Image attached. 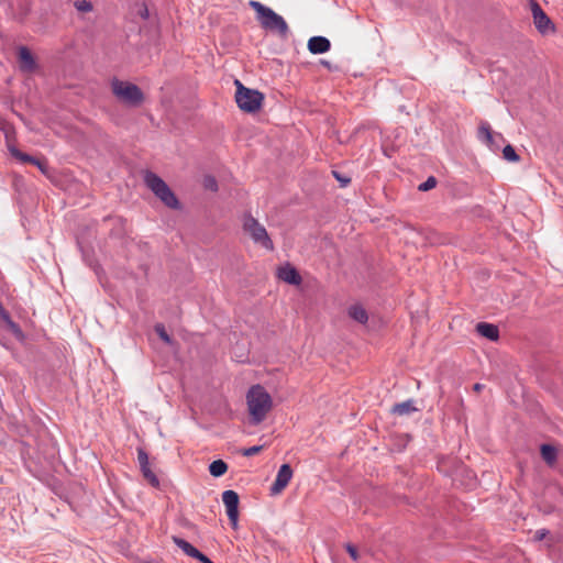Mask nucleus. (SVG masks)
<instances>
[{"mask_svg":"<svg viewBox=\"0 0 563 563\" xmlns=\"http://www.w3.org/2000/svg\"><path fill=\"white\" fill-rule=\"evenodd\" d=\"M246 406L253 424L264 421L273 408V399L261 385H253L246 394Z\"/></svg>","mask_w":563,"mask_h":563,"instance_id":"nucleus-1","label":"nucleus"},{"mask_svg":"<svg viewBox=\"0 0 563 563\" xmlns=\"http://www.w3.org/2000/svg\"><path fill=\"white\" fill-rule=\"evenodd\" d=\"M250 7L256 12V19L261 25L269 31H275L282 35L288 32V25L283 16L265 7L258 1H250Z\"/></svg>","mask_w":563,"mask_h":563,"instance_id":"nucleus-2","label":"nucleus"},{"mask_svg":"<svg viewBox=\"0 0 563 563\" xmlns=\"http://www.w3.org/2000/svg\"><path fill=\"white\" fill-rule=\"evenodd\" d=\"M144 183L166 207L175 210L180 208L179 200L175 194L155 173L146 170L144 174Z\"/></svg>","mask_w":563,"mask_h":563,"instance_id":"nucleus-3","label":"nucleus"},{"mask_svg":"<svg viewBox=\"0 0 563 563\" xmlns=\"http://www.w3.org/2000/svg\"><path fill=\"white\" fill-rule=\"evenodd\" d=\"M113 95L123 103L131 107H139L144 101L142 90L134 84L113 79L111 81Z\"/></svg>","mask_w":563,"mask_h":563,"instance_id":"nucleus-4","label":"nucleus"},{"mask_svg":"<svg viewBox=\"0 0 563 563\" xmlns=\"http://www.w3.org/2000/svg\"><path fill=\"white\" fill-rule=\"evenodd\" d=\"M235 101L242 111L253 113L261 109L264 100L263 93L244 87L239 80H235Z\"/></svg>","mask_w":563,"mask_h":563,"instance_id":"nucleus-5","label":"nucleus"},{"mask_svg":"<svg viewBox=\"0 0 563 563\" xmlns=\"http://www.w3.org/2000/svg\"><path fill=\"white\" fill-rule=\"evenodd\" d=\"M243 230L255 244H258L268 251L274 250V243L269 238L266 229L252 216L244 217Z\"/></svg>","mask_w":563,"mask_h":563,"instance_id":"nucleus-6","label":"nucleus"},{"mask_svg":"<svg viewBox=\"0 0 563 563\" xmlns=\"http://www.w3.org/2000/svg\"><path fill=\"white\" fill-rule=\"evenodd\" d=\"M222 501L225 506L228 518L235 529L239 519V495L234 490H225L222 494Z\"/></svg>","mask_w":563,"mask_h":563,"instance_id":"nucleus-7","label":"nucleus"},{"mask_svg":"<svg viewBox=\"0 0 563 563\" xmlns=\"http://www.w3.org/2000/svg\"><path fill=\"white\" fill-rule=\"evenodd\" d=\"M531 11L533 15V23L540 33L547 34L550 31H554L553 23L536 1L531 2Z\"/></svg>","mask_w":563,"mask_h":563,"instance_id":"nucleus-8","label":"nucleus"},{"mask_svg":"<svg viewBox=\"0 0 563 563\" xmlns=\"http://www.w3.org/2000/svg\"><path fill=\"white\" fill-rule=\"evenodd\" d=\"M292 477V470L289 464H283L277 473L275 482L272 485L271 492L274 495L282 493L289 484Z\"/></svg>","mask_w":563,"mask_h":563,"instance_id":"nucleus-9","label":"nucleus"},{"mask_svg":"<svg viewBox=\"0 0 563 563\" xmlns=\"http://www.w3.org/2000/svg\"><path fill=\"white\" fill-rule=\"evenodd\" d=\"M173 541L188 556L194 558L201 563H207L210 560L208 556H206L203 553H201L198 549H196L188 541H186L181 538H178V537H174Z\"/></svg>","mask_w":563,"mask_h":563,"instance_id":"nucleus-10","label":"nucleus"},{"mask_svg":"<svg viewBox=\"0 0 563 563\" xmlns=\"http://www.w3.org/2000/svg\"><path fill=\"white\" fill-rule=\"evenodd\" d=\"M277 277L280 280H283L287 284H290V285H300V283H301V277H300L299 273L290 264H285L280 267H278Z\"/></svg>","mask_w":563,"mask_h":563,"instance_id":"nucleus-11","label":"nucleus"},{"mask_svg":"<svg viewBox=\"0 0 563 563\" xmlns=\"http://www.w3.org/2000/svg\"><path fill=\"white\" fill-rule=\"evenodd\" d=\"M0 321L7 327V329L19 340H24V333L21 330L20 325L15 323L10 313L4 309L2 303L0 302Z\"/></svg>","mask_w":563,"mask_h":563,"instance_id":"nucleus-12","label":"nucleus"},{"mask_svg":"<svg viewBox=\"0 0 563 563\" xmlns=\"http://www.w3.org/2000/svg\"><path fill=\"white\" fill-rule=\"evenodd\" d=\"M18 56L20 67L23 71L31 73L36 69V62L27 47L21 46L19 48Z\"/></svg>","mask_w":563,"mask_h":563,"instance_id":"nucleus-13","label":"nucleus"},{"mask_svg":"<svg viewBox=\"0 0 563 563\" xmlns=\"http://www.w3.org/2000/svg\"><path fill=\"white\" fill-rule=\"evenodd\" d=\"M8 148H9V152L11 153V155L13 157H15L16 159H19L20 162L33 164V165L37 166L43 173L46 172V163L44 161H41L33 156H30L25 153H22L13 145H9Z\"/></svg>","mask_w":563,"mask_h":563,"instance_id":"nucleus-14","label":"nucleus"},{"mask_svg":"<svg viewBox=\"0 0 563 563\" xmlns=\"http://www.w3.org/2000/svg\"><path fill=\"white\" fill-rule=\"evenodd\" d=\"M331 43L327 37L313 36L308 41V49L312 54H322L330 49Z\"/></svg>","mask_w":563,"mask_h":563,"instance_id":"nucleus-15","label":"nucleus"},{"mask_svg":"<svg viewBox=\"0 0 563 563\" xmlns=\"http://www.w3.org/2000/svg\"><path fill=\"white\" fill-rule=\"evenodd\" d=\"M476 331L484 338L496 341L499 336L498 328L495 324L487 322H479L476 325Z\"/></svg>","mask_w":563,"mask_h":563,"instance_id":"nucleus-16","label":"nucleus"},{"mask_svg":"<svg viewBox=\"0 0 563 563\" xmlns=\"http://www.w3.org/2000/svg\"><path fill=\"white\" fill-rule=\"evenodd\" d=\"M417 410H418V408L415 406V401L407 400V401L394 405L391 408V413L398 415V416H409Z\"/></svg>","mask_w":563,"mask_h":563,"instance_id":"nucleus-17","label":"nucleus"},{"mask_svg":"<svg viewBox=\"0 0 563 563\" xmlns=\"http://www.w3.org/2000/svg\"><path fill=\"white\" fill-rule=\"evenodd\" d=\"M349 316L353 320H355V321H357V322H360L362 324L366 323L367 320H368L367 312H366V310L361 305H353V306H351L349 308Z\"/></svg>","mask_w":563,"mask_h":563,"instance_id":"nucleus-18","label":"nucleus"},{"mask_svg":"<svg viewBox=\"0 0 563 563\" xmlns=\"http://www.w3.org/2000/svg\"><path fill=\"white\" fill-rule=\"evenodd\" d=\"M478 137L485 142L488 146L494 144V133L490 125L487 122H482L478 128Z\"/></svg>","mask_w":563,"mask_h":563,"instance_id":"nucleus-19","label":"nucleus"},{"mask_svg":"<svg viewBox=\"0 0 563 563\" xmlns=\"http://www.w3.org/2000/svg\"><path fill=\"white\" fill-rule=\"evenodd\" d=\"M228 471V465L222 460H216L209 465V472L214 477L224 475Z\"/></svg>","mask_w":563,"mask_h":563,"instance_id":"nucleus-20","label":"nucleus"},{"mask_svg":"<svg viewBox=\"0 0 563 563\" xmlns=\"http://www.w3.org/2000/svg\"><path fill=\"white\" fill-rule=\"evenodd\" d=\"M541 456L548 464H553L556 459V450L549 444L541 446Z\"/></svg>","mask_w":563,"mask_h":563,"instance_id":"nucleus-21","label":"nucleus"},{"mask_svg":"<svg viewBox=\"0 0 563 563\" xmlns=\"http://www.w3.org/2000/svg\"><path fill=\"white\" fill-rule=\"evenodd\" d=\"M141 472L143 474V477L147 481L150 485H152L153 487L159 486V479L156 476V474L151 470L150 465L142 467Z\"/></svg>","mask_w":563,"mask_h":563,"instance_id":"nucleus-22","label":"nucleus"},{"mask_svg":"<svg viewBox=\"0 0 563 563\" xmlns=\"http://www.w3.org/2000/svg\"><path fill=\"white\" fill-rule=\"evenodd\" d=\"M503 156L506 161L509 162H518L519 156L517 155L515 148L511 145H506L503 150Z\"/></svg>","mask_w":563,"mask_h":563,"instance_id":"nucleus-23","label":"nucleus"},{"mask_svg":"<svg viewBox=\"0 0 563 563\" xmlns=\"http://www.w3.org/2000/svg\"><path fill=\"white\" fill-rule=\"evenodd\" d=\"M155 332L157 333V335L167 344H172L173 343V340L172 338L169 336V334L166 332V329L164 327V324L162 323H157L155 325Z\"/></svg>","mask_w":563,"mask_h":563,"instance_id":"nucleus-24","label":"nucleus"},{"mask_svg":"<svg viewBox=\"0 0 563 563\" xmlns=\"http://www.w3.org/2000/svg\"><path fill=\"white\" fill-rule=\"evenodd\" d=\"M203 187L211 191L218 190V183L217 179L213 176H206L203 178Z\"/></svg>","mask_w":563,"mask_h":563,"instance_id":"nucleus-25","label":"nucleus"},{"mask_svg":"<svg viewBox=\"0 0 563 563\" xmlns=\"http://www.w3.org/2000/svg\"><path fill=\"white\" fill-rule=\"evenodd\" d=\"M264 448H265V445H254V446L243 449L242 455L247 456V457L256 455V454L261 453L264 450Z\"/></svg>","mask_w":563,"mask_h":563,"instance_id":"nucleus-26","label":"nucleus"},{"mask_svg":"<svg viewBox=\"0 0 563 563\" xmlns=\"http://www.w3.org/2000/svg\"><path fill=\"white\" fill-rule=\"evenodd\" d=\"M437 186V179L430 176L424 183L420 184L418 189L420 191H428Z\"/></svg>","mask_w":563,"mask_h":563,"instance_id":"nucleus-27","label":"nucleus"},{"mask_svg":"<svg viewBox=\"0 0 563 563\" xmlns=\"http://www.w3.org/2000/svg\"><path fill=\"white\" fill-rule=\"evenodd\" d=\"M334 178L340 181L341 187H346L351 183V178L346 176H342L339 172L333 170L332 172Z\"/></svg>","mask_w":563,"mask_h":563,"instance_id":"nucleus-28","label":"nucleus"},{"mask_svg":"<svg viewBox=\"0 0 563 563\" xmlns=\"http://www.w3.org/2000/svg\"><path fill=\"white\" fill-rule=\"evenodd\" d=\"M137 460H139L141 468L144 467V466L150 465L148 456H147V454L143 450H139V452H137Z\"/></svg>","mask_w":563,"mask_h":563,"instance_id":"nucleus-29","label":"nucleus"},{"mask_svg":"<svg viewBox=\"0 0 563 563\" xmlns=\"http://www.w3.org/2000/svg\"><path fill=\"white\" fill-rule=\"evenodd\" d=\"M75 5L79 11L84 12H88L92 9L91 3L86 0L76 1Z\"/></svg>","mask_w":563,"mask_h":563,"instance_id":"nucleus-30","label":"nucleus"},{"mask_svg":"<svg viewBox=\"0 0 563 563\" xmlns=\"http://www.w3.org/2000/svg\"><path fill=\"white\" fill-rule=\"evenodd\" d=\"M346 551L349 552V554L351 555V558L356 561L358 559V554H357V551L356 549L351 545V544H347L346 545Z\"/></svg>","mask_w":563,"mask_h":563,"instance_id":"nucleus-31","label":"nucleus"},{"mask_svg":"<svg viewBox=\"0 0 563 563\" xmlns=\"http://www.w3.org/2000/svg\"><path fill=\"white\" fill-rule=\"evenodd\" d=\"M544 536H545V533L543 531H537V533H536V538L539 540L543 539Z\"/></svg>","mask_w":563,"mask_h":563,"instance_id":"nucleus-32","label":"nucleus"},{"mask_svg":"<svg viewBox=\"0 0 563 563\" xmlns=\"http://www.w3.org/2000/svg\"><path fill=\"white\" fill-rule=\"evenodd\" d=\"M482 388H483V385H481V384H475V385H474V389H475L476 391L482 390Z\"/></svg>","mask_w":563,"mask_h":563,"instance_id":"nucleus-33","label":"nucleus"},{"mask_svg":"<svg viewBox=\"0 0 563 563\" xmlns=\"http://www.w3.org/2000/svg\"><path fill=\"white\" fill-rule=\"evenodd\" d=\"M207 563H213L211 560H209Z\"/></svg>","mask_w":563,"mask_h":563,"instance_id":"nucleus-34","label":"nucleus"}]
</instances>
